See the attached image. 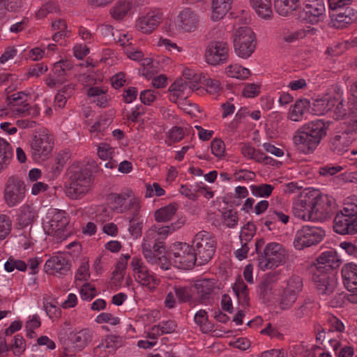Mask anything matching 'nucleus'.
Masks as SVG:
<instances>
[{
	"instance_id": "1",
	"label": "nucleus",
	"mask_w": 357,
	"mask_h": 357,
	"mask_svg": "<svg viewBox=\"0 0 357 357\" xmlns=\"http://www.w3.org/2000/svg\"><path fill=\"white\" fill-rule=\"evenodd\" d=\"M328 125L321 120L308 122L299 128L294 136L297 149L305 154L312 153L326 135Z\"/></svg>"
},
{
	"instance_id": "2",
	"label": "nucleus",
	"mask_w": 357,
	"mask_h": 357,
	"mask_svg": "<svg viewBox=\"0 0 357 357\" xmlns=\"http://www.w3.org/2000/svg\"><path fill=\"white\" fill-rule=\"evenodd\" d=\"M94 160L88 161L82 166L72 165L69 169V186L66 195L71 199H77L87 193L92 181L93 174L97 171Z\"/></svg>"
},
{
	"instance_id": "3",
	"label": "nucleus",
	"mask_w": 357,
	"mask_h": 357,
	"mask_svg": "<svg viewBox=\"0 0 357 357\" xmlns=\"http://www.w3.org/2000/svg\"><path fill=\"white\" fill-rule=\"evenodd\" d=\"M335 232L344 235L357 232V205L348 204L338 212L333 219Z\"/></svg>"
},
{
	"instance_id": "4",
	"label": "nucleus",
	"mask_w": 357,
	"mask_h": 357,
	"mask_svg": "<svg viewBox=\"0 0 357 357\" xmlns=\"http://www.w3.org/2000/svg\"><path fill=\"white\" fill-rule=\"evenodd\" d=\"M192 248L197 257L198 266H202L212 259L216 249V241L212 234L201 231L195 235Z\"/></svg>"
},
{
	"instance_id": "5",
	"label": "nucleus",
	"mask_w": 357,
	"mask_h": 357,
	"mask_svg": "<svg viewBox=\"0 0 357 357\" xmlns=\"http://www.w3.org/2000/svg\"><path fill=\"white\" fill-rule=\"evenodd\" d=\"M286 258L287 252L281 244L269 243L259 255V266L264 271L276 268L285 263Z\"/></svg>"
},
{
	"instance_id": "6",
	"label": "nucleus",
	"mask_w": 357,
	"mask_h": 357,
	"mask_svg": "<svg viewBox=\"0 0 357 357\" xmlns=\"http://www.w3.org/2000/svg\"><path fill=\"white\" fill-rule=\"evenodd\" d=\"M256 45L255 36L248 26L239 27L234 34V47L238 56L247 59L253 53Z\"/></svg>"
},
{
	"instance_id": "7",
	"label": "nucleus",
	"mask_w": 357,
	"mask_h": 357,
	"mask_svg": "<svg viewBox=\"0 0 357 357\" xmlns=\"http://www.w3.org/2000/svg\"><path fill=\"white\" fill-rule=\"evenodd\" d=\"M26 185L17 176L8 178L3 190V199L9 208L15 207L22 203L26 195Z\"/></svg>"
},
{
	"instance_id": "8",
	"label": "nucleus",
	"mask_w": 357,
	"mask_h": 357,
	"mask_svg": "<svg viewBox=\"0 0 357 357\" xmlns=\"http://www.w3.org/2000/svg\"><path fill=\"white\" fill-rule=\"evenodd\" d=\"M197 255L192 246L187 243H179L175 245L170 252V259L174 265L181 269H190L196 263L198 264Z\"/></svg>"
},
{
	"instance_id": "9",
	"label": "nucleus",
	"mask_w": 357,
	"mask_h": 357,
	"mask_svg": "<svg viewBox=\"0 0 357 357\" xmlns=\"http://www.w3.org/2000/svg\"><path fill=\"white\" fill-rule=\"evenodd\" d=\"M324 235V231L319 227L304 226L297 231L294 246L296 250H301L305 248L315 245L322 241Z\"/></svg>"
},
{
	"instance_id": "10",
	"label": "nucleus",
	"mask_w": 357,
	"mask_h": 357,
	"mask_svg": "<svg viewBox=\"0 0 357 357\" xmlns=\"http://www.w3.org/2000/svg\"><path fill=\"white\" fill-rule=\"evenodd\" d=\"M31 153L35 160H44L51 153L52 138L46 130L36 132L30 142Z\"/></svg>"
},
{
	"instance_id": "11",
	"label": "nucleus",
	"mask_w": 357,
	"mask_h": 357,
	"mask_svg": "<svg viewBox=\"0 0 357 357\" xmlns=\"http://www.w3.org/2000/svg\"><path fill=\"white\" fill-rule=\"evenodd\" d=\"M317 197V190L303 192L294 202L292 211L294 215L304 220H310L314 200Z\"/></svg>"
},
{
	"instance_id": "12",
	"label": "nucleus",
	"mask_w": 357,
	"mask_h": 357,
	"mask_svg": "<svg viewBox=\"0 0 357 357\" xmlns=\"http://www.w3.org/2000/svg\"><path fill=\"white\" fill-rule=\"evenodd\" d=\"M341 274L344 286L351 292L347 294V300L351 303H357V265L354 263L344 264Z\"/></svg>"
},
{
	"instance_id": "13",
	"label": "nucleus",
	"mask_w": 357,
	"mask_h": 357,
	"mask_svg": "<svg viewBox=\"0 0 357 357\" xmlns=\"http://www.w3.org/2000/svg\"><path fill=\"white\" fill-rule=\"evenodd\" d=\"M206 62L213 66L225 63L229 58V47L224 41L214 40L206 47L205 53Z\"/></svg>"
},
{
	"instance_id": "14",
	"label": "nucleus",
	"mask_w": 357,
	"mask_h": 357,
	"mask_svg": "<svg viewBox=\"0 0 357 357\" xmlns=\"http://www.w3.org/2000/svg\"><path fill=\"white\" fill-rule=\"evenodd\" d=\"M312 280L318 293L324 296L331 294L337 285L335 275L325 271H316L313 274Z\"/></svg>"
},
{
	"instance_id": "15",
	"label": "nucleus",
	"mask_w": 357,
	"mask_h": 357,
	"mask_svg": "<svg viewBox=\"0 0 357 357\" xmlns=\"http://www.w3.org/2000/svg\"><path fill=\"white\" fill-rule=\"evenodd\" d=\"M326 8L323 0H309L301 15L307 22L317 24L324 20Z\"/></svg>"
},
{
	"instance_id": "16",
	"label": "nucleus",
	"mask_w": 357,
	"mask_h": 357,
	"mask_svg": "<svg viewBox=\"0 0 357 357\" xmlns=\"http://www.w3.org/2000/svg\"><path fill=\"white\" fill-rule=\"evenodd\" d=\"M70 261L63 255H59L50 257L46 261L44 270L48 274L62 276L70 271Z\"/></svg>"
},
{
	"instance_id": "17",
	"label": "nucleus",
	"mask_w": 357,
	"mask_h": 357,
	"mask_svg": "<svg viewBox=\"0 0 357 357\" xmlns=\"http://www.w3.org/2000/svg\"><path fill=\"white\" fill-rule=\"evenodd\" d=\"M316 261L317 263L314 264L316 271L325 272L337 268L342 263V260L335 250L323 252L317 258Z\"/></svg>"
},
{
	"instance_id": "18",
	"label": "nucleus",
	"mask_w": 357,
	"mask_h": 357,
	"mask_svg": "<svg viewBox=\"0 0 357 357\" xmlns=\"http://www.w3.org/2000/svg\"><path fill=\"white\" fill-rule=\"evenodd\" d=\"M91 339V335L89 329L71 332L68 337V347H65V351L68 352L70 349H73L74 351H81L88 344Z\"/></svg>"
},
{
	"instance_id": "19",
	"label": "nucleus",
	"mask_w": 357,
	"mask_h": 357,
	"mask_svg": "<svg viewBox=\"0 0 357 357\" xmlns=\"http://www.w3.org/2000/svg\"><path fill=\"white\" fill-rule=\"evenodd\" d=\"M69 223L67 213L64 211H58L54 213L52 219L44 224V229L49 235L59 234L63 231Z\"/></svg>"
},
{
	"instance_id": "20",
	"label": "nucleus",
	"mask_w": 357,
	"mask_h": 357,
	"mask_svg": "<svg viewBox=\"0 0 357 357\" xmlns=\"http://www.w3.org/2000/svg\"><path fill=\"white\" fill-rule=\"evenodd\" d=\"M130 265L132 271L137 275L138 281L142 285L151 288L155 284L156 280L155 277L149 273L148 268L144 265L142 259L133 257Z\"/></svg>"
},
{
	"instance_id": "21",
	"label": "nucleus",
	"mask_w": 357,
	"mask_h": 357,
	"mask_svg": "<svg viewBox=\"0 0 357 357\" xmlns=\"http://www.w3.org/2000/svg\"><path fill=\"white\" fill-rule=\"evenodd\" d=\"M314 207L312 213L310 220L325 221L330 217L331 206L327 197H321L317 191V197L314 200Z\"/></svg>"
},
{
	"instance_id": "22",
	"label": "nucleus",
	"mask_w": 357,
	"mask_h": 357,
	"mask_svg": "<svg viewBox=\"0 0 357 357\" xmlns=\"http://www.w3.org/2000/svg\"><path fill=\"white\" fill-rule=\"evenodd\" d=\"M179 26L184 31H194L198 26L199 17L190 8L183 10L179 15Z\"/></svg>"
},
{
	"instance_id": "23",
	"label": "nucleus",
	"mask_w": 357,
	"mask_h": 357,
	"mask_svg": "<svg viewBox=\"0 0 357 357\" xmlns=\"http://www.w3.org/2000/svg\"><path fill=\"white\" fill-rule=\"evenodd\" d=\"M195 287L197 291L199 303L203 304L209 300L215 288L214 280L201 279L197 280Z\"/></svg>"
},
{
	"instance_id": "24",
	"label": "nucleus",
	"mask_w": 357,
	"mask_h": 357,
	"mask_svg": "<svg viewBox=\"0 0 357 357\" xmlns=\"http://www.w3.org/2000/svg\"><path fill=\"white\" fill-rule=\"evenodd\" d=\"M162 17L160 13L151 12L139 18L137 26L144 33H151L160 24Z\"/></svg>"
},
{
	"instance_id": "25",
	"label": "nucleus",
	"mask_w": 357,
	"mask_h": 357,
	"mask_svg": "<svg viewBox=\"0 0 357 357\" xmlns=\"http://www.w3.org/2000/svg\"><path fill=\"white\" fill-rule=\"evenodd\" d=\"M336 104L335 98H329L325 99H317L312 103L311 107L312 112L314 115L320 116L333 111V108Z\"/></svg>"
},
{
	"instance_id": "26",
	"label": "nucleus",
	"mask_w": 357,
	"mask_h": 357,
	"mask_svg": "<svg viewBox=\"0 0 357 357\" xmlns=\"http://www.w3.org/2000/svg\"><path fill=\"white\" fill-rule=\"evenodd\" d=\"M351 144L348 133L343 132L336 134L331 140V149L337 153L342 154L347 151V149Z\"/></svg>"
},
{
	"instance_id": "27",
	"label": "nucleus",
	"mask_w": 357,
	"mask_h": 357,
	"mask_svg": "<svg viewBox=\"0 0 357 357\" xmlns=\"http://www.w3.org/2000/svg\"><path fill=\"white\" fill-rule=\"evenodd\" d=\"M275 281L274 274H268L260 282L258 287V292L260 298L265 301H268L271 299L273 294V284Z\"/></svg>"
},
{
	"instance_id": "28",
	"label": "nucleus",
	"mask_w": 357,
	"mask_h": 357,
	"mask_svg": "<svg viewBox=\"0 0 357 357\" xmlns=\"http://www.w3.org/2000/svg\"><path fill=\"white\" fill-rule=\"evenodd\" d=\"M114 149L108 144L100 143L98 145V155L103 160H109L103 165L106 168L113 169L117 166V162L113 160Z\"/></svg>"
},
{
	"instance_id": "29",
	"label": "nucleus",
	"mask_w": 357,
	"mask_h": 357,
	"mask_svg": "<svg viewBox=\"0 0 357 357\" xmlns=\"http://www.w3.org/2000/svg\"><path fill=\"white\" fill-rule=\"evenodd\" d=\"M300 0H274L276 12L282 16H287L299 6Z\"/></svg>"
},
{
	"instance_id": "30",
	"label": "nucleus",
	"mask_w": 357,
	"mask_h": 357,
	"mask_svg": "<svg viewBox=\"0 0 357 357\" xmlns=\"http://www.w3.org/2000/svg\"><path fill=\"white\" fill-rule=\"evenodd\" d=\"M257 15L262 19L268 20L273 15L271 0H250Z\"/></svg>"
},
{
	"instance_id": "31",
	"label": "nucleus",
	"mask_w": 357,
	"mask_h": 357,
	"mask_svg": "<svg viewBox=\"0 0 357 357\" xmlns=\"http://www.w3.org/2000/svg\"><path fill=\"white\" fill-rule=\"evenodd\" d=\"M13 157L10 144L4 139L0 138V173L8 166Z\"/></svg>"
},
{
	"instance_id": "32",
	"label": "nucleus",
	"mask_w": 357,
	"mask_h": 357,
	"mask_svg": "<svg viewBox=\"0 0 357 357\" xmlns=\"http://www.w3.org/2000/svg\"><path fill=\"white\" fill-rule=\"evenodd\" d=\"M233 0H213L212 18L214 20L222 19L230 10Z\"/></svg>"
},
{
	"instance_id": "33",
	"label": "nucleus",
	"mask_w": 357,
	"mask_h": 357,
	"mask_svg": "<svg viewBox=\"0 0 357 357\" xmlns=\"http://www.w3.org/2000/svg\"><path fill=\"white\" fill-rule=\"evenodd\" d=\"M132 3L128 0H119L110 9L112 17L116 20H122L130 11Z\"/></svg>"
},
{
	"instance_id": "34",
	"label": "nucleus",
	"mask_w": 357,
	"mask_h": 357,
	"mask_svg": "<svg viewBox=\"0 0 357 357\" xmlns=\"http://www.w3.org/2000/svg\"><path fill=\"white\" fill-rule=\"evenodd\" d=\"M36 211L31 205H24L17 218V224L22 227L31 225L35 219Z\"/></svg>"
},
{
	"instance_id": "35",
	"label": "nucleus",
	"mask_w": 357,
	"mask_h": 357,
	"mask_svg": "<svg viewBox=\"0 0 357 357\" xmlns=\"http://www.w3.org/2000/svg\"><path fill=\"white\" fill-rule=\"evenodd\" d=\"M310 106V102L307 99H299L296 100L289 111L290 119L294 121H301L303 119L306 109Z\"/></svg>"
},
{
	"instance_id": "36",
	"label": "nucleus",
	"mask_w": 357,
	"mask_h": 357,
	"mask_svg": "<svg viewBox=\"0 0 357 357\" xmlns=\"http://www.w3.org/2000/svg\"><path fill=\"white\" fill-rule=\"evenodd\" d=\"M13 114L21 116H38L39 115V109L37 107H31L29 103L24 102L19 106H13L8 107Z\"/></svg>"
},
{
	"instance_id": "37",
	"label": "nucleus",
	"mask_w": 357,
	"mask_h": 357,
	"mask_svg": "<svg viewBox=\"0 0 357 357\" xmlns=\"http://www.w3.org/2000/svg\"><path fill=\"white\" fill-rule=\"evenodd\" d=\"M177 210L176 204H170L155 212V218L157 222H167L175 214Z\"/></svg>"
},
{
	"instance_id": "38",
	"label": "nucleus",
	"mask_w": 357,
	"mask_h": 357,
	"mask_svg": "<svg viewBox=\"0 0 357 357\" xmlns=\"http://www.w3.org/2000/svg\"><path fill=\"white\" fill-rule=\"evenodd\" d=\"M107 200L110 205L111 208L117 213H122L125 210L124 204L126 200V196L117 194L111 193L107 197Z\"/></svg>"
},
{
	"instance_id": "39",
	"label": "nucleus",
	"mask_w": 357,
	"mask_h": 357,
	"mask_svg": "<svg viewBox=\"0 0 357 357\" xmlns=\"http://www.w3.org/2000/svg\"><path fill=\"white\" fill-rule=\"evenodd\" d=\"M233 290L238 297V301L241 305H249L248 289L243 281L236 282L233 287Z\"/></svg>"
},
{
	"instance_id": "40",
	"label": "nucleus",
	"mask_w": 357,
	"mask_h": 357,
	"mask_svg": "<svg viewBox=\"0 0 357 357\" xmlns=\"http://www.w3.org/2000/svg\"><path fill=\"white\" fill-rule=\"evenodd\" d=\"M227 76L236 79H245L248 77L250 74V70L245 68H242L241 66L234 64L229 65L226 68L225 71Z\"/></svg>"
},
{
	"instance_id": "41",
	"label": "nucleus",
	"mask_w": 357,
	"mask_h": 357,
	"mask_svg": "<svg viewBox=\"0 0 357 357\" xmlns=\"http://www.w3.org/2000/svg\"><path fill=\"white\" fill-rule=\"evenodd\" d=\"M353 22L352 18L345 13H338L331 17V26L336 29H344Z\"/></svg>"
},
{
	"instance_id": "42",
	"label": "nucleus",
	"mask_w": 357,
	"mask_h": 357,
	"mask_svg": "<svg viewBox=\"0 0 357 357\" xmlns=\"http://www.w3.org/2000/svg\"><path fill=\"white\" fill-rule=\"evenodd\" d=\"M297 298L298 295L284 289L279 303L280 309L282 310L290 309L297 300Z\"/></svg>"
},
{
	"instance_id": "43",
	"label": "nucleus",
	"mask_w": 357,
	"mask_h": 357,
	"mask_svg": "<svg viewBox=\"0 0 357 357\" xmlns=\"http://www.w3.org/2000/svg\"><path fill=\"white\" fill-rule=\"evenodd\" d=\"M314 306V300L312 298H306L303 303L296 309L294 317L296 319H302L308 315Z\"/></svg>"
},
{
	"instance_id": "44",
	"label": "nucleus",
	"mask_w": 357,
	"mask_h": 357,
	"mask_svg": "<svg viewBox=\"0 0 357 357\" xmlns=\"http://www.w3.org/2000/svg\"><path fill=\"white\" fill-rule=\"evenodd\" d=\"M303 282L302 278L296 275H293L287 280V287L284 289L298 296V294L303 289Z\"/></svg>"
},
{
	"instance_id": "45",
	"label": "nucleus",
	"mask_w": 357,
	"mask_h": 357,
	"mask_svg": "<svg viewBox=\"0 0 357 357\" xmlns=\"http://www.w3.org/2000/svg\"><path fill=\"white\" fill-rule=\"evenodd\" d=\"M336 104L333 108L334 116L333 117L336 119H342L346 117L349 113V109L347 103L344 102L342 100L339 98H335Z\"/></svg>"
},
{
	"instance_id": "46",
	"label": "nucleus",
	"mask_w": 357,
	"mask_h": 357,
	"mask_svg": "<svg viewBox=\"0 0 357 357\" xmlns=\"http://www.w3.org/2000/svg\"><path fill=\"white\" fill-rule=\"evenodd\" d=\"M143 222L137 217V214L130 220L129 231L134 238H137L142 235Z\"/></svg>"
},
{
	"instance_id": "47",
	"label": "nucleus",
	"mask_w": 357,
	"mask_h": 357,
	"mask_svg": "<svg viewBox=\"0 0 357 357\" xmlns=\"http://www.w3.org/2000/svg\"><path fill=\"white\" fill-rule=\"evenodd\" d=\"M252 194L256 197H268L273 190V186L270 184H261L259 185H251Z\"/></svg>"
},
{
	"instance_id": "48",
	"label": "nucleus",
	"mask_w": 357,
	"mask_h": 357,
	"mask_svg": "<svg viewBox=\"0 0 357 357\" xmlns=\"http://www.w3.org/2000/svg\"><path fill=\"white\" fill-rule=\"evenodd\" d=\"M12 220L4 214H0V240H3L10 234Z\"/></svg>"
},
{
	"instance_id": "49",
	"label": "nucleus",
	"mask_w": 357,
	"mask_h": 357,
	"mask_svg": "<svg viewBox=\"0 0 357 357\" xmlns=\"http://www.w3.org/2000/svg\"><path fill=\"white\" fill-rule=\"evenodd\" d=\"M8 348L13 351L15 356H20L26 349V343L24 337L20 335H15L13 343Z\"/></svg>"
},
{
	"instance_id": "50",
	"label": "nucleus",
	"mask_w": 357,
	"mask_h": 357,
	"mask_svg": "<svg viewBox=\"0 0 357 357\" xmlns=\"http://www.w3.org/2000/svg\"><path fill=\"white\" fill-rule=\"evenodd\" d=\"M27 94L23 91H20L8 96L6 98L7 106L10 107L13 106H19L24 102H26Z\"/></svg>"
},
{
	"instance_id": "51",
	"label": "nucleus",
	"mask_w": 357,
	"mask_h": 357,
	"mask_svg": "<svg viewBox=\"0 0 357 357\" xmlns=\"http://www.w3.org/2000/svg\"><path fill=\"white\" fill-rule=\"evenodd\" d=\"M112 121V119L107 115L100 116L99 119L91 127L90 132H103Z\"/></svg>"
},
{
	"instance_id": "52",
	"label": "nucleus",
	"mask_w": 357,
	"mask_h": 357,
	"mask_svg": "<svg viewBox=\"0 0 357 357\" xmlns=\"http://www.w3.org/2000/svg\"><path fill=\"white\" fill-rule=\"evenodd\" d=\"M338 251L352 257H357V246L350 241H343L338 246Z\"/></svg>"
},
{
	"instance_id": "53",
	"label": "nucleus",
	"mask_w": 357,
	"mask_h": 357,
	"mask_svg": "<svg viewBox=\"0 0 357 357\" xmlns=\"http://www.w3.org/2000/svg\"><path fill=\"white\" fill-rule=\"evenodd\" d=\"M58 11L56 5L53 2L45 3L36 13V17L38 19L45 17L48 14L56 13Z\"/></svg>"
},
{
	"instance_id": "54",
	"label": "nucleus",
	"mask_w": 357,
	"mask_h": 357,
	"mask_svg": "<svg viewBox=\"0 0 357 357\" xmlns=\"http://www.w3.org/2000/svg\"><path fill=\"white\" fill-rule=\"evenodd\" d=\"M204 84L206 86V91L211 94H215L221 90L220 83L215 79L203 77Z\"/></svg>"
},
{
	"instance_id": "55",
	"label": "nucleus",
	"mask_w": 357,
	"mask_h": 357,
	"mask_svg": "<svg viewBox=\"0 0 357 357\" xmlns=\"http://www.w3.org/2000/svg\"><path fill=\"white\" fill-rule=\"evenodd\" d=\"M212 153L216 157L220 158L224 155L225 151V145L220 139H214L211 144Z\"/></svg>"
},
{
	"instance_id": "56",
	"label": "nucleus",
	"mask_w": 357,
	"mask_h": 357,
	"mask_svg": "<svg viewBox=\"0 0 357 357\" xmlns=\"http://www.w3.org/2000/svg\"><path fill=\"white\" fill-rule=\"evenodd\" d=\"M89 265L88 261L82 262L80 266L77 271L75 275V280L80 281H86L90 277V273L89 272Z\"/></svg>"
},
{
	"instance_id": "57",
	"label": "nucleus",
	"mask_w": 357,
	"mask_h": 357,
	"mask_svg": "<svg viewBox=\"0 0 357 357\" xmlns=\"http://www.w3.org/2000/svg\"><path fill=\"white\" fill-rule=\"evenodd\" d=\"M169 231V227L168 226L162 227L153 226L146 232V237L148 238L154 239L156 238L157 236H166L168 234Z\"/></svg>"
},
{
	"instance_id": "58",
	"label": "nucleus",
	"mask_w": 357,
	"mask_h": 357,
	"mask_svg": "<svg viewBox=\"0 0 357 357\" xmlns=\"http://www.w3.org/2000/svg\"><path fill=\"white\" fill-rule=\"evenodd\" d=\"M343 167L340 165H327L321 167L319 169L320 175L324 176H331L341 172Z\"/></svg>"
},
{
	"instance_id": "59",
	"label": "nucleus",
	"mask_w": 357,
	"mask_h": 357,
	"mask_svg": "<svg viewBox=\"0 0 357 357\" xmlns=\"http://www.w3.org/2000/svg\"><path fill=\"white\" fill-rule=\"evenodd\" d=\"M222 218L228 227H234L238 222L237 213L231 209L225 211Z\"/></svg>"
},
{
	"instance_id": "60",
	"label": "nucleus",
	"mask_w": 357,
	"mask_h": 357,
	"mask_svg": "<svg viewBox=\"0 0 357 357\" xmlns=\"http://www.w3.org/2000/svg\"><path fill=\"white\" fill-rule=\"evenodd\" d=\"M175 295L181 303L190 302L192 296L185 287H178L174 288Z\"/></svg>"
},
{
	"instance_id": "61",
	"label": "nucleus",
	"mask_w": 357,
	"mask_h": 357,
	"mask_svg": "<svg viewBox=\"0 0 357 357\" xmlns=\"http://www.w3.org/2000/svg\"><path fill=\"white\" fill-rule=\"evenodd\" d=\"M105 341L107 348H117L122 345L123 337L116 335H108Z\"/></svg>"
},
{
	"instance_id": "62",
	"label": "nucleus",
	"mask_w": 357,
	"mask_h": 357,
	"mask_svg": "<svg viewBox=\"0 0 357 357\" xmlns=\"http://www.w3.org/2000/svg\"><path fill=\"white\" fill-rule=\"evenodd\" d=\"M207 321L208 315L206 310H200L195 314V323L201 327L202 331L204 333L208 331V328H206V330L204 328V326L206 324Z\"/></svg>"
},
{
	"instance_id": "63",
	"label": "nucleus",
	"mask_w": 357,
	"mask_h": 357,
	"mask_svg": "<svg viewBox=\"0 0 357 357\" xmlns=\"http://www.w3.org/2000/svg\"><path fill=\"white\" fill-rule=\"evenodd\" d=\"M96 321L99 324L110 323L112 325H117L120 320L118 317H114L110 313L103 312L96 317Z\"/></svg>"
},
{
	"instance_id": "64",
	"label": "nucleus",
	"mask_w": 357,
	"mask_h": 357,
	"mask_svg": "<svg viewBox=\"0 0 357 357\" xmlns=\"http://www.w3.org/2000/svg\"><path fill=\"white\" fill-rule=\"evenodd\" d=\"M48 70L47 66L43 63L31 66L28 70L30 76L39 77Z\"/></svg>"
}]
</instances>
